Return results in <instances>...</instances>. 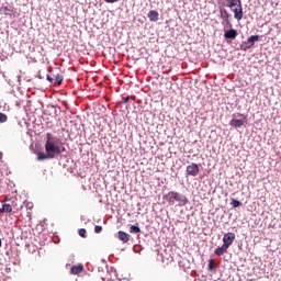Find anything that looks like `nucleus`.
<instances>
[{
    "mask_svg": "<svg viewBox=\"0 0 281 281\" xmlns=\"http://www.w3.org/2000/svg\"><path fill=\"white\" fill-rule=\"evenodd\" d=\"M85 271V266L82 263H79L78 266H72L70 269V273L72 276H79V273H82Z\"/></svg>",
    "mask_w": 281,
    "mask_h": 281,
    "instance_id": "nucleus-10",
    "label": "nucleus"
},
{
    "mask_svg": "<svg viewBox=\"0 0 281 281\" xmlns=\"http://www.w3.org/2000/svg\"><path fill=\"white\" fill-rule=\"evenodd\" d=\"M105 1V3H117V1H120V0H104Z\"/></svg>",
    "mask_w": 281,
    "mask_h": 281,
    "instance_id": "nucleus-23",
    "label": "nucleus"
},
{
    "mask_svg": "<svg viewBox=\"0 0 281 281\" xmlns=\"http://www.w3.org/2000/svg\"><path fill=\"white\" fill-rule=\"evenodd\" d=\"M209 271H214V259L209 260Z\"/></svg>",
    "mask_w": 281,
    "mask_h": 281,
    "instance_id": "nucleus-21",
    "label": "nucleus"
},
{
    "mask_svg": "<svg viewBox=\"0 0 281 281\" xmlns=\"http://www.w3.org/2000/svg\"><path fill=\"white\" fill-rule=\"evenodd\" d=\"M122 100H123V102L126 104V103L130 102L131 98H130V97H125V98H123Z\"/></svg>",
    "mask_w": 281,
    "mask_h": 281,
    "instance_id": "nucleus-24",
    "label": "nucleus"
},
{
    "mask_svg": "<svg viewBox=\"0 0 281 281\" xmlns=\"http://www.w3.org/2000/svg\"><path fill=\"white\" fill-rule=\"evenodd\" d=\"M234 240H236V234L234 233H226L224 234V237H223V245L225 247H232V245L234 244Z\"/></svg>",
    "mask_w": 281,
    "mask_h": 281,
    "instance_id": "nucleus-6",
    "label": "nucleus"
},
{
    "mask_svg": "<svg viewBox=\"0 0 281 281\" xmlns=\"http://www.w3.org/2000/svg\"><path fill=\"white\" fill-rule=\"evenodd\" d=\"M236 36H238V31L235 29H231L224 32V38H226V41H235Z\"/></svg>",
    "mask_w": 281,
    "mask_h": 281,
    "instance_id": "nucleus-9",
    "label": "nucleus"
},
{
    "mask_svg": "<svg viewBox=\"0 0 281 281\" xmlns=\"http://www.w3.org/2000/svg\"><path fill=\"white\" fill-rule=\"evenodd\" d=\"M60 153H63V142H60V138L47 133L45 153H37V159L38 161H43L44 159H54L55 157H58Z\"/></svg>",
    "mask_w": 281,
    "mask_h": 281,
    "instance_id": "nucleus-1",
    "label": "nucleus"
},
{
    "mask_svg": "<svg viewBox=\"0 0 281 281\" xmlns=\"http://www.w3.org/2000/svg\"><path fill=\"white\" fill-rule=\"evenodd\" d=\"M2 212H5L7 214L12 213V204H3Z\"/></svg>",
    "mask_w": 281,
    "mask_h": 281,
    "instance_id": "nucleus-15",
    "label": "nucleus"
},
{
    "mask_svg": "<svg viewBox=\"0 0 281 281\" xmlns=\"http://www.w3.org/2000/svg\"><path fill=\"white\" fill-rule=\"evenodd\" d=\"M119 240H121L122 243H128V240H131V235H128L126 232L120 231Z\"/></svg>",
    "mask_w": 281,
    "mask_h": 281,
    "instance_id": "nucleus-12",
    "label": "nucleus"
},
{
    "mask_svg": "<svg viewBox=\"0 0 281 281\" xmlns=\"http://www.w3.org/2000/svg\"><path fill=\"white\" fill-rule=\"evenodd\" d=\"M199 165L196 162H191L187 166V175L189 177H196L199 175Z\"/></svg>",
    "mask_w": 281,
    "mask_h": 281,
    "instance_id": "nucleus-8",
    "label": "nucleus"
},
{
    "mask_svg": "<svg viewBox=\"0 0 281 281\" xmlns=\"http://www.w3.org/2000/svg\"><path fill=\"white\" fill-rule=\"evenodd\" d=\"M79 236H81V238H87V229L80 228L79 229Z\"/></svg>",
    "mask_w": 281,
    "mask_h": 281,
    "instance_id": "nucleus-20",
    "label": "nucleus"
},
{
    "mask_svg": "<svg viewBox=\"0 0 281 281\" xmlns=\"http://www.w3.org/2000/svg\"><path fill=\"white\" fill-rule=\"evenodd\" d=\"M46 79L48 80V82H50L52 85H55V86L63 85V80H65V78L63 77L61 74L53 75V77L47 75Z\"/></svg>",
    "mask_w": 281,
    "mask_h": 281,
    "instance_id": "nucleus-7",
    "label": "nucleus"
},
{
    "mask_svg": "<svg viewBox=\"0 0 281 281\" xmlns=\"http://www.w3.org/2000/svg\"><path fill=\"white\" fill-rule=\"evenodd\" d=\"M0 159H3V153L0 151Z\"/></svg>",
    "mask_w": 281,
    "mask_h": 281,
    "instance_id": "nucleus-25",
    "label": "nucleus"
},
{
    "mask_svg": "<svg viewBox=\"0 0 281 281\" xmlns=\"http://www.w3.org/2000/svg\"><path fill=\"white\" fill-rule=\"evenodd\" d=\"M130 232H131V234H139V232H142V229L138 226L132 225L130 227Z\"/></svg>",
    "mask_w": 281,
    "mask_h": 281,
    "instance_id": "nucleus-16",
    "label": "nucleus"
},
{
    "mask_svg": "<svg viewBox=\"0 0 281 281\" xmlns=\"http://www.w3.org/2000/svg\"><path fill=\"white\" fill-rule=\"evenodd\" d=\"M233 117L229 121V126H233L234 128H241V126H245V120H247V116L245 114H233Z\"/></svg>",
    "mask_w": 281,
    "mask_h": 281,
    "instance_id": "nucleus-4",
    "label": "nucleus"
},
{
    "mask_svg": "<svg viewBox=\"0 0 281 281\" xmlns=\"http://www.w3.org/2000/svg\"><path fill=\"white\" fill-rule=\"evenodd\" d=\"M228 8L234 12V16L237 21H241L243 19V1L241 0H233L229 2Z\"/></svg>",
    "mask_w": 281,
    "mask_h": 281,
    "instance_id": "nucleus-3",
    "label": "nucleus"
},
{
    "mask_svg": "<svg viewBox=\"0 0 281 281\" xmlns=\"http://www.w3.org/2000/svg\"><path fill=\"white\" fill-rule=\"evenodd\" d=\"M162 201L164 203H168V205H175V201H177L179 205H188V198L176 191H169L167 194H164Z\"/></svg>",
    "mask_w": 281,
    "mask_h": 281,
    "instance_id": "nucleus-2",
    "label": "nucleus"
},
{
    "mask_svg": "<svg viewBox=\"0 0 281 281\" xmlns=\"http://www.w3.org/2000/svg\"><path fill=\"white\" fill-rule=\"evenodd\" d=\"M221 14H222V19H224V21L229 20V12H227V10L221 11Z\"/></svg>",
    "mask_w": 281,
    "mask_h": 281,
    "instance_id": "nucleus-17",
    "label": "nucleus"
},
{
    "mask_svg": "<svg viewBox=\"0 0 281 281\" xmlns=\"http://www.w3.org/2000/svg\"><path fill=\"white\" fill-rule=\"evenodd\" d=\"M227 249H229L225 244L222 245V247H217L214 250L215 256H223L224 254H227Z\"/></svg>",
    "mask_w": 281,
    "mask_h": 281,
    "instance_id": "nucleus-11",
    "label": "nucleus"
},
{
    "mask_svg": "<svg viewBox=\"0 0 281 281\" xmlns=\"http://www.w3.org/2000/svg\"><path fill=\"white\" fill-rule=\"evenodd\" d=\"M226 1H229V3H231V2H233L234 0H226Z\"/></svg>",
    "mask_w": 281,
    "mask_h": 281,
    "instance_id": "nucleus-26",
    "label": "nucleus"
},
{
    "mask_svg": "<svg viewBox=\"0 0 281 281\" xmlns=\"http://www.w3.org/2000/svg\"><path fill=\"white\" fill-rule=\"evenodd\" d=\"M258 41H260V35H252L248 37L246 42L241 43L240 49H243V52H247V49H251Z\"/></svg>",
    "mask_w": 281,
    "mask_h": 281,
    "instance_id": "nucleus-5",
    "label": "nucleus"
},
{
    "mask_svg": "<svg viewBox=\"0 0 281 281\" xmlns=\"http://www.w3.org/2000/svg\"><path fill=\"white\" fill-rule=\"evenodd\" d=\"M1 245H2V241H1V239H0V247H1Z\"/></svg>",
    "mask_w": 281,
    "mask_h": 281,
    "instance_id": "nucleus-27",
    "label": "nucleus"
},
{
    "mask_svg": "<svg viewBox=\"0 0 281 281\" xmlns=\"http://www.w3.org/2000/svg\"><path fill=\"white\" fill-rule=\"evenodd\" d=\"M147 16L149 21H154V22L159 21V12H157L156 10L149 11Z\"/></svg>",
    "mask_w": 281,
    "mask_h": 281,
    "instance_id": "nucleus-14",
    "label": "nucleus"
},
{
    "mask_svg": "<svg viewBox=\"0 0 281 281\" xmlns=\"http://www.w3.org/2000/svg\"><path fill=\"white\" fill-rule=\"evenodd\" d=\"M8 122V115L0 112V124Z\"/></svg>",
    "mask_w": 281,
    "mask_h": 281,
    "instance_id": "nucleus-18",
    "label": "nucleus"
},
{
    "mask_svg": "<svg viewBox=\"0 0 281 281\" xmlns=\"http://www.w3.org/2000/svg\"><path fill=\"white\" fill-rule=\"evenodd\" d=\"M0 10L3 12V14H5V16H12V14H14V10H12V7L9 5H2Z\"/></svg>",
    "mask_w": 281,
    "mask_h": 281,
    "instance_id": "nucleus-13",
    "label": "nucleus"
},
{
    "mask_svg": "<svg viewBox=\"0 0 281 281\" xmlns=\"http://www.w3.org/2000/svg\"><path fill=\"white\" fill-rule=\"evenodd\" d=\"M94 232H95V234H100L101 232H102V226H95L94 227Z\"/></svg>",
    "mask_w": 281,
    "mask_h": 281,
    "instance_id": "nucleus-22",
    "label": "nucleus"
},
{
    "mask_svg": "<svg viewBox=\"0 0 281 281\" xmlns=\"http://www.w3.org/2000/svg\"><path fill=\"white\" fill-rule=\"evenodd\" d=\"M231 205H233L234 207H240V201L233 199Z\"/></svg>",
    "mask_w": 281,
    "mask_h": 281,
    "instance_id": "nucleus-19",
    "label": "nucleus"
}]
</instances>
